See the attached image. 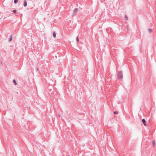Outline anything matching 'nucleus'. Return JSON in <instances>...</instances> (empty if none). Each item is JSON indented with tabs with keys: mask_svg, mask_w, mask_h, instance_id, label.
Returning <instances> with one entry per match:
<instances>
[{
	"mask_svg": "<svg viewBox=\"0 0 156 156\" xmlns=\"http://www.w3.org/2000/svg\"><path fill=\"white\" fill-rule=\"evenodd\" d=\"M117 75L119 80L122 79L123 78V73L122 71L118 72Z\"/></svg>",
	"mask_w": 156,
	"mask_h": 156,
	"instance_id": "nucleus-1",
	"label": "nucleus"
},
{
	"mask_svg": "<svg viewBox=\"0 0 156 156\" xmlns=\"http://www.w3.org/2000/svg\"><path fill=\"white\" fill-rule=\"evenodd\" d=\"M78 11V8H75L73 10V14L74 15H76V13Z\"/></svg>",
	"mask_w": 156,
	"mask_h": 156,
	"instance_id": "nucleus-2",
	"label": "nucleus"
},
{
	"mask_svg": "<svg viewBox=\"0 0 156 156\" xmlns=\"http://www.w3.org/2000/svg\"><path fill=\"white\" fill-rule=\"evenodd\" d=\"M24 6V7H26L27 5V2L26 0H24V4H23Z\"/></svg>",
	"mask_w": 156,
	"mask_h": 156,
	"instance_id": "nucleus-3",
	"label": "nucleus"
},
{
	"mask_svg": "<svg viewBox=\"0 0 156 156\" xmlns=\"http://www.w3.org/2000/svg\"><path fill=\"white\" fill-rule=\"evenodd\" d=\"M142 122H143L144 125V126H145L146 125V121L144 119H142Z\"/></svg>",
	"mask_w": 156,
	"mask_h": 156,
	"instance_id": "nucleus-4",
	"label": "nucleus"
},
{
	"mask_svg": "<svg viewBox=\"0 0 156 156\" xmlns=\"http://www.w3.org/2000/svg\"><path fill=\"white\" fill-rule=\"evenodd\" d=\"M124 19L126 20H128V17L126 15H125Z\"/></svg>",
	"mask_w": 156,
	"mask_h": 156,
	"instance_id": "nucleus-5",
	"label": "nucleus"
},
{
	"mask_svg": "<svg viewBox=\"0 0 156 156\" xmlns=\"http://www.w3.org/2000/svg\"><path fill=\"white\" fill-rule=\"evenodd\" d=\"M53 36L55 38L56 37V34L55 32H54L53 33Z\"/></svg>",
	"mask_w": 156,
	"mask_h": 156,
	"instance_id": "nucleus-6",
	"label": "nucleus"
},
{
	"mask_svg": "<svg viewBox=\"0 0 156 156\" xmlns=\"http://www.w3.org/2000/svg\"><path fill=\"white\" fill-rule=\"evenodd\" d=\"M152 31V29L151 28H149L148 29V31L150 33H151Z\"/></svg>",
	"mask_w": 156,
	"mask_h": 156,
	"instance_id": "nucleus-7",
	"label": "nucleus"
},
{
	"mask_svg": "<svg viewBox=\"0 0 156 156\" xmlns=\"http://www.w3.org/2000/svg\"><path fill=\"white\" fill-rule=\"evenodd\" d=\"M13 83H14V84L15 85H16V81L15 80H13Z\"/></svg>",
	"mask_w": 156,
	"mask_h": 156,
	"instance_id": "nucleus-8",
	"label": "nucleus"
},
{
	"mask_svg": "<svg viewBox=\"0 0 156 156\" xmlns=\"http://www.w3.org/2000/svg\"><path fill=\"white\" fill-rule=\"evenodd\" d=\"M152 144H153V146L154 147L155 146V142L154 141H152Z\"/></svg>",
	"mask_w": 156,
	"mask_h": 156,
	"instance_id": "nucleus-9",
	"label": "nucleus"
},
{
	"mask_svg": "<svg viewBox=\"0 0 156 156\" xmlns=\"http://www.w3.org/2000/svg\"><path fill=\"white\" fill-rule=\"evenodd\" d=\"M12 40V36H11L9 39V41L11 42Z\"/></svg>",
	"mask_w": 156,
	"mask_h": 156,
	"instance_id": "nucleus-10",
	"label": "nucleus"
},
{
	"mask_svg": "<svg viewBox=\"0 0 156 156\" xmlns=\"http://www.w3.org/2000/svg\"><path fill=\"white\" fill-rule=\"evenodd\" d=\"M18 0H14V3L15 4H16L17 3Z\"/></svg>",
	"mask_w": 156,
	"mask_h": 156,
	"instance_id": "nucleus-11",
	"label": "nucleus"
},
{
	"mask_svg": "<svg viewBox=\"0 0 156 156\" xmlns=\"http://www.w3.org/2000/svg\"><path fill=\"white\" fill-rule=\"evenodd\" d=\"M114 114H115V115H117L118 114V112L117 111H115L114 112Z\"/></svg>",
	"mask_w": 156,
	"mask_h": 156,
	"instance_id": "nucleus-12",
	"label": "nucleus"
},
{
	"mask_svg": "<svg viewBox=\"0 0 156 156\" xmlns=\"http://www.w3.org/2000/svg\"><path fill=\"white\" fill-rule=\"evenodd\" d=\"M13 12L14 13H16L17 12V11L16 10H14L13 11Z\"/></svg>",
	"mask_w": 156,
	"mask_h": 156,
	"instance_id": "nucleus-13",
	"label": "nucleus"
},
{
	"mask_svg": "<svg viewBox=\"0 0 156 156\" xmlns=\"http://www.w3.org/2000/svg\"><path fill=\"white\" fill-rule=\"evenodd\" d=\"M76 41H77V42H78L79 41V39L78 38V37H77L76 38Z\"/></svg>",
	"mask_w": 156,
	"mask_h": 156,
	"instance_id": "nucleus-14",
	"label": "nucleus"
},
{
	"mask_svg": "<svg viewBox=\"0 0 156 156\" xmlns=\"http://www.w3.org/2000/svg\"><path fill=\"white\" fill-rule=\"evenodd\" d=\"M36 70H37V71H38V70H39V69H38V68H36Z\"/></svg>",
	"mask_w": 156,
	"mask_h": 156,
	"instance_id": "nucleus-15",
	"label": "nucleus"
},
{
	"mask_svg": "<svg viewBox=\"0 0 156 156\" xmlns=\"http://www.w3.org/2000/svg\"><path fill=\"white\" fill-rule=\"evenodd\" d=\"M58 116L59 117H60L61 115H58Z\"/></svg>",
	"mask_w": 156,
	"mask_h": 156,
	"instance_id": "nucleus-16",
	"label": "nucleus"
},
{
	"mask_svg": "<svg viewBox=\"0 0 156 156\" xmlns=\"http://www.w3.org/2000/svg\"><path fill=\"white\" fill-rule=\"evenodd\" d=\"M68 156H70V155H68Z\"/></svg>",
	"mask_w": 156,
	"mask_h": 156,
	"instance_id": "nucleus-17",
	"label": "nucleus"
}]
</instances>
